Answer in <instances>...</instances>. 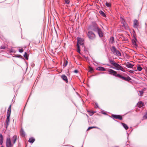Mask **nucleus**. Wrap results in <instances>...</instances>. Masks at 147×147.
<instances>
[{
	"mask_svg": "<svg viewBox=\"0 0 147 147\" xmlns=\"http://www.w3.org/2000/svg\"><path fill=\"white\" fill-rule=\"evenodd\" d=\"M92 30L97 32L100 37H103V34L101 29L99 28L95 22H92Z\"/></svg>",
	"mask_w": 147,
	"mask_h": 147,
	"instance_id": "obj_1",
	"label": "nucleus"
},
{
	"mask_svg": "<svg viewBox=\"0 0 147 147\" xmlns=\"http://www.w3.org/2000/svg\"><path fill=\"white\" fill-rule=\"evenodd\" d=\"M111 51L113 53L118 56H121V55L119 51L117 50L114 46H112L111 48Z\"/></svg>",
	"mask_w": 147,
	"mask_h": 147,
	"instance_id": "obj_2",
	"label": "nucleus"
},
{
	"mask_svg": "<svg viewBox=\"0 0 147 147\" xmlns=\"http://www.w3.org/2000/svg\"><path fill=\"white\" fill-rule=\"evenodd\" d=\"M92 28L91 26L88 27L87 31V35L88 38L91 40L92 38Z\"/></svg>",
	"mask_w": 147,
	"mask_h": 147,
	"instance_id": "obj_3",
	"label": "nucleus"
},
{
	"mask_svg": "<svg viewBox=\"0 0 147 147\" xmlns=\"http://www.w3.org/2000/svg\"><path fill=\"white\" fill-rule=\"evenodd\" d=\"M14 144L13 142H11V141L10 138H7L6 139V146L7 147H13V145Z\"/></svg>",
	"mask_w": 147,
	"mask_h": 147,
	"instance_id": "obj_4",
	"label": "nucleus"
},
{
	"mask_svg": "<svg viewBox=\"0 0 147 147\" xmlns=\"http://www.w3.org/2000/svg\"><path fill=\"white\" fill-rule=\"evenodd\" d=\"M117 77H118L122 79L123 80L128 82L129 81L131 80V78L129 76L125 77L124 76H122L119 74H118V75H117Z\"/></svg>",
	"mask_w": 147,
	"mask_h": 147,
	"instance_id": "obj_5",
	"label": "nucleus"
},
{
	"mask_svg": "<svg viewBox=\"0 0 147 147\" xmlns=\"http://www.w3.org/2000/svg\"><path fill=\"white\" fill-rule=\"evenodd\" d=\"M107 71L109 74L117 77L118 74H117V72L116 71L110 69H108Z\"/></svg>",
	"mask_w": 147,
	"mask_h": 147,
	"instance_id": "obj_6",
	"label": "nucleus"
},
{
	"mask_svg": "<svg viewBox=\"0 0 147 147\" xmlns=\"http://www.w3.org/2000/svg\"><path fill=\"white\" fill-rule=\"evenodd\" d=\"M115 67H116V69L118 70H120L123 72L125 71V70L124 68L117 63Z\"/></svg>",
	"mask_w": 147,
	"mask_h": 147,
	"instance_id": "obj_7",
	"label": "nucleus"
},
{
	"mask_svg": "<svg viewBox=\"0 0 147 147\" xmlns=\"http://www.w3.org/2000/svg\"><path fill=\"white\" fill-rule=\"evenodd\" d=\"M88 72L87 74V76L89 78H91L92 75L91 72L92 71V67L91 66L89 65L88 69Z\"/></svg>",
	"mask_w": 147,
	"mask_h": 147,
	"instance_id": "obj_8",
	"label": "nucleus"
},
{
	"mask_svg": "<svg viewBox=\"0 0 147 147\" xmlns=\"http://www.w3.org/2000/svg\"><path fill=\"white\" fill-rule=\"evenodd\" d=\"M112 117L113 118L116 119H119L120 120H121L122 119V117L119 115L113 114L112 115Z\"/></svg>",
	"mask_w": 147,
	"mask_h": 147,
	"instance_id": "obj_9",
	"label": "nucleus"
},
{
	"mask_svg": "<svg viewBox=\"0 0 147 147\" xmlns=\"http://www.w3.org/2000/svg\"><path fill=\"white\" fill-rule=\"evenodd\" d=\"M11 105H10L9 107L7 114V117H10L11 112Z\"/></svg>",
	"mask_w": 147,
	"mask_h": 147,
	"instance_id": "obj_10",
	"label": "nucleus"
},
{
	"mask_svg": "<svg viewBox=\"0 0 147 147\" xmlns=\"http://www.w3.org/2000/svg\"><path fill=\"white\" fill-rule=\"evenodd\" d=\"M77 43L78 45L79 44L82 45L83 44V40L81 38H77Z\"/></svg>",
	"mask_w": 147,
	"mask_h": 147,
	"instance_id": "obj_11",
	"label": "nucleus"
},
{
	"mask_svg": "<svg viewBox=\"0 0 147 147\" xmlns=\"http://www.w3.org/2000/svg\"><path fill=\"white\" fill-rule=\"evenodd\" d=\"M139 23L136 20H135L134 21V27L135 28H137L139 26Z\"/></svg>",
	"mask_w": 147,
	"mask_h": 147,
	"instance_id": "obj_12",
	"label": "nucleus"
},
{
	"mask_svg": "<svg viewBox=\"0 0 147 147\" xmlns=\"http://www.w3.org/2000/svg\"><path fill=\"white\" fill-rule=\"evenodd\" d=\"M61 78L63 80L65 81L66 83L68 82V79L67 77L65 75H63L61 76Z\"/></svg>",
	"mask_w": 147,
	"mask_h": 147,
	"instance_id": "obj_13",
	"label": "nucleus"
},
{
	"mask_svg": "<svg viewBox=\"0 0 147 147\" xmlns=\"http://www.w3.org/2000/svg\"><path fill=\"white\" fill-rule=\"evenodd\" d=\"M137 106L138 107L141 108L144 106V103L142 101L139 102L137 104Z\"/></svg>",
	"mask_w": 147,
	"mask_h": 147,
	"instance_id": "obj_14",
	"label": "nucleus"
},
{
	"mask_svg": "<svg viewBox=\"0 0 147 147\" xmlns=\"http://www.w3.org/2000/svg\"><path fill=\"white\" fill-rule=\"evenodd\" d=\"M12 140L13 144H15L17 139V136L16 135H14L12 138Z\"/></svg>",
	"mask_w": 147,
	"mask_h": 147,
	"instance_id": "obj_15",
	"label": "nucleus"
},
{
	"mask_svg": "<svg viewBox=\"0 0 147 147\" xmlns=\"http://www.w3.org/2000/svg\"><path fill=\"white\" fill-rule=\"evenodd\" d=\"M109 61L110 63H111V64H112L113 66H115V65L117 64V63H115L114 61L111 60V59H109Z\"/></svg>",
	"mask_w": 147,
	"mask_h": 147,
	"instance_id": "obj_16",
	"label": "nucleus"
},
{
	"mask_svg": "<svg viewBox=\"0 0 147 147\" xmlns=\"http://www.w3.org/2000/svg\"><path fill=\"white\" fill-rule=\"evenodd\" d=\"M3 138L2 134H0V145L2 144L3 143Z\"/></svg>",
	"mask_w": 147,
	"mask_h": 147,
	"instance_id": "obj_17",
	"label": "nucleus"
},
{
	"mask_svg": "<svg viewBox=\"0 0 147 147\" xmlns=\"http://www.w3.org/2000/svg\"><path fill=\"white\" fill-rule=\"evenodd\" d=\"M109 42L111 44H113L114 42V39L113 37H111L109 40Z\"/></svg>",
	"mask_w": 147,
	"mask_h": 147,
	"instance_id": "obj_18",
	"label": "nucleus"
},
{
	"mask_svg": "<svg viewBox=\"0 0 147 147\" xmlns=\"http://www.w3.org/2000/svg\"><path fill=\"white\" fill-rule=\"evenodd\" d=\"M97 70L99 71H105V69L103 67H99L97 68Z\"/></svg>",
	"mask_w": 147,
	"mask_h": 147,
	"instance_id": "obj_19",
	"label": "nucleus"
},
{
	"mask_svg": "<svg viewBox=\"0 0 147 147\" xmlns=\"http://www.w3.org/2000/svg\"><path fill=\"white\" fill-rule=\"evenodd\" d=\"M20 135L21 136H22V137H24L25 136V133L24 131L22 129L20 130Z\"/></svg>",
	"mask_w": 147,
	"mask_h": 147,
	"instance_id": "obj_20",
	"label": "nucleus"
},
{
	"mask_svg": "<svg viewBox=\"0 0 147 147\" xmlns=\"http://www.w3.org/2000/svg\"><path fill=\"white\" fill-rule=\"evenodd\" d=\"M135 38L134 39H133L132 40V43L134 45L136 46H137V44L136 43V41L137 40H136V39L135 38Z\"/></svg>",
	"mask_w": 147,
	"mask_h": 147,
	"instance_id": "obj_21",
	"label": "nucleus"
},
{
	"mask_svg": "<svg viewBox=\"0 0 147 147\" xmlns=\"http://www.w3.org/2000/svg\"><path fill=\"white\" fill-rule=\"evenodd\" d=\"M134 66V65L131 64L130 63H128L126 65V66L128 68H132Z\"/></svg>",
	"mask_w": 147,
	"mask_h": 147,
	"instance_id": "obj_22",
	"label": "nucleus"
},
{
	"mask_svg": "<svg viewBox=\"0 0 147 147\" xmlns=\"http://www.w3.org/2000/svg\"><path fill=\"white\" fill-rule=\"evenodd\" d=\"M99 13L100 14L104 17H105L106 16L105 13L102 11H99Z\"/></svg>",
	"mask_w": 147,
	"mask_h": 147,
	"instance_id": "obj_23",
	"label": "nucleus"
},
{
	"mask_svg": "<svg viewBox=\"0 0 147 147\" xmlns=\"http://www.w3.org/2000/svg\"><path fill=\"white\" fill-rule=\"evenodd\" d=\"M35 141V139L33 138H30L28 140V142L31 143H32Z\"/></svg>",
	"mask_w": 147,
	"mask_h": 147,
	"instance_id": "obj_24",
	"label": "nucleus"
},
{
	"mask_svg": "<svg viewBox=\"0 0 147 147\" xmlns=\"http://www.w3.org/2000/svg\"><path fill=\"white\" fill-rule=\"evenodd\" d=\"M77 51L78 52V53H80V54H81L80 53V46H79V45H78V44H77Z\"/></svg>",
	"mask_w": 147,
	"mask_h": 147,
	"instance_id": "obj_25",
	"label": "nucleus"
},
{
	"mask_svg": "<svg viewBox=\"0 0 147 147\" xmlns=\"http://www.w3.org/2000/svg\"><path fill=\"white\" fill-rule=\"evenodd\" d=\"M121 124L125 128V129H128V127L126 124L123 123H121Z\"/></svg>",
	"mask_w": 147,
	"mask_h": 147,
	"instance_id": "obj_26",
	"label": "nucleus"
},
{
	"mask_svg": "<svg viewBox=\"0 0 147 147\" xmlns=\"http://www.w3.org/2000/svg\"><path fill=\"white\" fill-rule=\"evenodd\" d=\"M6 121V124L7 125H8L9 123V117H7Z\"/></svg>",
	"mask_w": 147,
	"mask_h": 147,
	"instance_id": "obj_27",
	"label": "nucleus"
},
{
	"mask_svg": "<svg viewBox=\"0 0 147 147\" xmlns=\"http://www.w3.org/2000/svg\"><path fill=\"white\" fill-rule=\"evenodd\" d=\"M105 5L107 7H109L111 6V4L110 3H108L107 2H106Z\"/></svg>",
	"mask_w": 147,
	"mask_h": 147,
	"instance_id": "obj_28",
	"label": "nucleus"
},
{
	"mask_svg": "<svg viewBox=\"0 0 147 147\" xmlns=\"http://www.w3.org/2000/svg\"><path fill=\"white\" fill-rule=\"evenodd\" d=\"M137 69L138 70L141 71L142 70V68L141 67L140 65H139L137 67Z\"/></svg>",
	"mask_w": 147,
	"mask_h": 147,
	"instance_id": "obj_29",
	"label": "nucleus"
},
{
	"mask_svg": "<svg viewBox=\"0 0 147 147\" xmlns=\"http://www.w3.org/2000/svg\"><path fill=\"white\" fill-rule=\"evenodd\" d=\"M24 57L26 59H28V56L27 55V53L26 52H25L24 55Z\"/></svg>",
	"mask_w": 147,
	"mask_h": 147,
	"instance_id": "obj_30",
	"label": "nucleus"
},
{
	"mask_svg": "<svg viewBox=\"0 0 147 147\" xmlns=\"http://www.w3.org/2000/svg\"><path fill=\"white\" fill-rule=\"evenodd\" d=\"M139 92L140 94V96H143V91H139Z\"/></svg>",
	"mask_w": 147,
	"mask_h": 147,
	"instance_id": "obj_31",
	"label": "nucleus"
},
{
	"mask_svg": "<svg viewBox=\"0 0 147 147\" xmlns=\"http://www.w3.org/2000/svg\"><path fill=\"white\" fill-rule=\"evenodd\" d=\"M66 4H68L69 3L70 1L69 0H64Z\"/></svg>",
	"mask_w": 147,
	"mask_h": 147,
	"instance_id": "obj_32",
	"label": "nucleus"
},
{
	"mask_svg": "<svg viewBox=\"0 0 147 147\" xmlns=\"http://www.w3.org/2000/svg\"><path fill=\"white\" fill-rule=\"evenodd\" d=\"M68 63V61H66L64 63V64L63 65V66H64V67H65L67 64Z\"/></svg>",
	"mask_w": 147,
	"mask_h": 147,
	"instance_id": "obj_33",
	"label": "nucleus"
},
{
	"mask_svg": "<svg viewBox=\"0 0 147 147\" xmlns=\"http://www.w3.org/2000/svg\"><path fill=\"white\" fill-rule=\"evenodd\" d=\"M87 111L88 112L89 115L90 116H91L92 115V112L91 111Z\"/></svg>",
	"mask_w": 147,
	"mask_h": 147,
	"instance_id": "obj_34",
	"label": "nucleus"
},
{
	"mask_svg": "<svg viewBox=\"0 0 147 147\" xmlns=\"http://www.w3.org/2000/svg\"><path fill=\"white\" fill-rule=\"evenodd\" d=\"M143 117L146 119H147V113H146V114L144 115L143 116Z\"/></svg>",
	"mask_w": 147,
	"mask_h": 147,
	"instance_id": "obj_35",
	"label": "nucleus"
},
{
	"mask_svg": "<svg viewBox=\"0 0 147 147\" xmlns=\"http://www.w3.org/2000/svg\"><path fill=\"white\" fill-rule=\"evenodd\" d=\"M23 49H19V51L20 53H22L23 52Z\"/></svg>",
	"mask_w": 147,
	"mask_h": 147,
	"instance_id": "obj_36",
	"label": "nucleus"
},
{
	"mask_svg": "<svg viewBox=\"0 0 147 147\" xmlns=\"http://www.w3.org/2000/svg\"><path fill=\"white\" fill-rule=\"evenodd\" d=\"M95 108H98V104L97 103H95Z\"/></svg>",
	"mask_w": 147,
	"mask_h": 147,
	"instance_id": "obj_37",
	"label": "nucleus"
},
{
	"mask_svg": "<svg viewBox=\"0 0 147 147\" xmlns=\"http://www.w3.org/2000/svg\"><path fill=\"white\" fill-rule=\"evenodd\" d=\"M0 48L1 49H5V47L4 46H2L0 47Z\"/></svg>",
	"mask_w": 147,
	"mask_h": 147,
	"instance_id": "obj_38",
	"label": "nucleus"
},
{
	"mask_svg": "<svg viewBox=\"0 0 147 147\" xmlns=\"http://www.w3.org/2000/svg\"><path fill=\"white\" fill-rule=\"evenodd\" d=\"M122 22H123V25L124 24H125H125L126 25V24H126V23L125 22V21L123 19H122Z\"/></svg>",
	"mask_w": 147,
	"mask_h": 147,
	"instance_id": "obj_39",
	"label": "nucleus"
},
{
	"mask_svg": "<svg viewBox=\"0 0 147 147\" xmlns=\"http://www.w3.org/2000/svg\"><path fill=\"white\" fill-rule=\"evenodd\" d=\"M129 72L131 73H133L134 72L133 71L131 70H129Z\"/></svg>",
	"mask_w": 147,
	"mask_h": 147,
	"instance_id": "obj_40",
	"label": "nucleus"
},
{
	"mask_svg": "<svg viewBox=\"0 0 147 147\" xmlns=\"http://www.w3.org/2000/svg\"><path fill=\"white\" fill-rule=\"evenodd\" d=\"M74 72L76 73H77L78 72V71L77 70H75L74 71Z\"/></svg>",
	"mask_w": 147,
	"mask_h": 147,
	"instance_id": "obj_41",
	"label": "nucleus"
},
{
	"mask_svg": "<svg viewBox=\"0 0 147 147\" xmlns=\"http://www.w3.org/2000/svg\"><path fill=\"white\" fill-rule=\"evenodd\" d=\"M21 56L20 55H17V57H20Z\"/></svg>",
	"mask_w": 147,
	"mask_h": 147,
	"instance_id": "obj_42",
	"label": "nucleus"
},
{
	"mask_svg": "<svg viewBox=\"0 0 147 147\" xmlns=\"http://www.w3.org/2000/svg\"><path fill=\"white\" fill-rule=\"evenodd\" d=\"M88 129H92V127H89Z\"/></svg>",
	"mask_w": 147,
	"mask_h": 147,
	"instance_id": "obj_43",
	"label": "nucleus"
},
{
	"mask_svg": "<svg viewBox=\"0 0 147 147\" xmlns=\"http://www.w3.org/2000/svg\"><path fill=\"white\" fill-rule=\"evenodd\" d=\"M95 112L94 111H92V114H93L94 113H95Z\"/></svg>",
	"mask_w": 147,
	"mask_h": 147,
	"instance_id": "obj_44",
	"label": "nucleus"
},
{
	"mask_svg": "<svg viewBox=\"0 0 147 147\" xmlns=\"http://www.w3.org/2000/svg\"><path fill=\"white\" fill-rule=\"evenodd\" d=\"M92 128H95V127H92Z\"/></svg>",
	"mask_w": 147,
	"mask_h": 147,
	"instance_id": "obj_45",
	"label": "nucleus"
},
{
	"mask_svg": "<svg viewBox=\"0 0 147 147\" xmlns=\"http://www.w3.org/2000/svg\"><path fill=\"white\" fill-rule=\"evenodd\" d=\"M92 34H93L95 36V34L92 33Z\"/></svg>",
	"mask_w": 147,
	"mask_h": 147,
	"instance_id": "obj_46",
	"label": "nucleus"
},
{
	"mask_svg": "<svg viewBox=\"0 0 147 147\" xmlns=\"http://www.w3.org/2000/svg\"><path fill=\"white\" fill-rule=\"evenodd\" d=\"M90 129H87V130H90Z\"/></svg>",
	"mask_w": 147,
	"mask_h": 147,
	"instance_id": "obj_47",
	"label": "nucleus"
},
{
	"mask_svg": "<svg viewBox=\"0 0 147 147\" xmlns=\"http://www.w3.org/2000/svg\"><path fill=\"white\" fill-rule=\"evenodd\" d=\"M1 147H4L3 146H2Z\"/></svg>",
	"mask_w": 147,
	"mask_h": 147,
	"instance_id": "obj_48",
	"label": "nucleus"
}]
</instances>
